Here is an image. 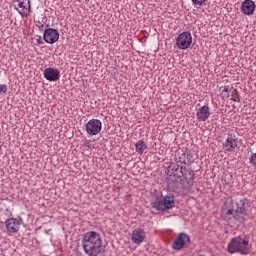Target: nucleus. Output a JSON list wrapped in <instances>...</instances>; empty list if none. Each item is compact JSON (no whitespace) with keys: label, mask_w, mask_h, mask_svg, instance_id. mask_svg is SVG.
Listing matches in <instances>:
<instances>
[{"label":"nucleus","mask_w":256,"mask_h":256,"mask_svg":"<svg viewBox=\"0 0 256 256\" xmlns=\"http://www.w3.org/2000/svg\"><path fill=\"white\" fill-rule=\"evenodd\" d=\"M81 244L87 256H99L103 253V237L99 232H86L82 236Z\"/></svg>","instance_id":"nucleus-1"},{"label":"nucleus","mask_w":256,"mask_h":256,"mask_svg":"<svg viewBox=\"0 0 256 256\" xmlns=\"http://www.w3.org/2000/svg\"><path fill=\"white\" fill-rule=\"evenodd\" d=\"M227 251L231 255L240 253V255H249L251 253V244L249 238L236 236L228 243Z\"/></svg>","instance_id":"nucleus-2"},{"label":"nucleus","mask_w":256,"mask_h":256,"mask_svg":"<svg viewBox=\"0 0 256 256\" xmlns=\"http://www.w3.org/2000/svg\"><path fill=\"white\" fill-rule=\"evenodd\" d=\"M152 207L156 211H167L169 209H173L175 207V196L169 194L162 198V200L156 201L152 203Z\"/></svg>","instance_id":"nucleus-3"},{"label":"nucleus","mask_w":256,"mask_h":256,"mask_svg":"<svg viewBox=\"0 0 256 256\" xmlns=\"http://www.w3.org/2000/svg\"><path fill=\"white\" fill-rule=\"evenodd\" d=\"M230 202L235 211L234 219L236 221H239V223H243L245 221L244 216L247 215V211L245 209V200L244 199H240L238 201L231 200Z\"/></svg>","instance_id":"nucleus-4"},{"label":"nucleus","mask_w":256,"mask_h":256,"mask_svg":"<svg viewBox=\"0 0 256 256\" xmlns=\"http://www.w3.org/2000/svg\"><path fill=\"white\" fill-rule=\"evenodd\" d=\"M12 5L22 17H29L31 14V0H13Z\"/></svg>","instance_id":"nucleus-5"},{"label":"nucleus","mask_w":256,"mask_h":256,"mask_svg":"<svg viewBox=\"0 0 256 256\" xmlns=\"http://www.w3.org/2000/svg\"><path fill=\"white\" fill-rule=\"evenodd\" d=\"M191 43H193V36L189 31L180 33L176 38L177 48L183 51H185V49H189V47H191Z\"/></svg>","instance_id":"nucleus-6"},{"label":"nucleus","mask_w":256,"mask_h":256,"mask_svg":"<svg viewBox=\"0 0 256 256\" xmlns=\"http://www.w3.org/2000/svg\"><path fill=\"white\" fill-rule=\"evenodd\" d=\"M101 129H103V123L99 119H90L85 124V131L87 135H90L91 137L99 135V133H101Z\"/></svg>","instance_id":"nucleus-7"},{"label":"nucleus","mask_w":256,"mask_h":256,"mask_svg":"<svg viewBox=\"0 0 256 256\" xmlns=\"http://www.w3.org/2000/svg\"><path fill=\"white\" fill-rule=\"evenodd\" d=\"M186 245H191V237L187 233L181 232L173 242L172 249L174 251H181Z\"/></svg>","instance_id":"nucleus-8"},{"label":"nucleus","mask_w":256,"mask_h":256,"mask_svg":"<svg viewBox=\"0 0 256 256\" xmlns=\"http://www.w3.org/2000/svg\"><path fill=\"white\" fill-rule=\"evenodd\" d=\"M6 234L9 237H13V235L19 233V229H21V220L17 218H9L5 221Z\"/></svg>","instance_id":"nucleus-9"},{"label":"nucleus","mask_w":256,"mask_h":256,"mask_svg":"<svg viewBox=\"0 0 256 256\" xmlns=\"http://www.w3.org/2000/svg\"><path fill=\"white\" fill-rule=\"evenodd\" d=\"M43 39L46 43L53 45L59 41V30L55 28H50L49 25L46 26L43 34Z\"/></svg>","instance_id":"nucleus-10"},{"label":"nucleus","mask_w":256,"mask_h":256,"mask_svg":"<svg viewBox=\"0 0 256 256\" xmlns=\"http://www.w3.org/2000/svg\"><path fill=\"white\" fill-rule=\"evenodd\" d=\"M43 75L46 81H50V83L59 81V79H61V72H59V69L57 68L48 67L44 70Z\"/></svg>","instance_id":"nucleus-11"},{"label":"nucleus","mask_w":256,"mask_h":256,"mask_svg":"<svg viewBox=\"0 0 256 256\" xmlns=\"http://www.w3.org/2000/svg\"><path fill=\"white\" fill-rule=\"evenodd\" d=\"M145 239H147V235L142 228H136L132 231L131 241L135 243V245H141Z\"/></svg>","instance_id":"nucleus-12"},{"label":"nucleus","mask_w":256,"mask_h":256,"mask_svg":"<svg viewBox=\"0 0 256 256\" xmlns=\"http://www.w3.org/2000/svg\"><path fill=\"white\" fill-rule=\"evenodd\" d=\"M256 5L253 0H244L241 4L240 11L243 15L251 16L255 13Z\"/></svg>","instance_id":"nucleus-13"},{"label":"nucleus","mask_w":256,"mask_h":256,"mask_svg":"<svg viewBox=\"0 0 256 256\" xmlns=\"http://www.w3.org/2000/svg\"><path fill=\"white\" fill-rule=\"evenodd\" d=\"M196 117L198 121L205 122L209 117H211V109L209 106L205 105L196 110Z\"/></svg>","instance_id":"nucleus-14"},{"label":"nucleus","mask_w":256,"mask_h":256,"mask_svg":"<svg viewBox=\"0 0 256 256\" xmlns=\"http://www.w3.org/2000/svg\"><path fill=\"white\" fill-rule=\"evenodd\" d=\"M222 217L225 219V221H231L232 218L235 219V208H233V205H231V201L225 206V208H223Z\"/></svg>","instance_id":"nucleus-15"},{"label":"nucleus","mask_w":256,"mask_h":256,"mask_svg":"<svg viewBox=\"0 0 256 256\" xmlns=\"http://www.w3.org/2000/svg\"><path fill=\"white\" fill-rule=\"evenodd\" d=\"M223 149L225 151H235L237 149V140L232 137H228L223 143Z\"/></svg>","instance_id":"nucleus-16"},{"label":"nucleus","mask_w":256,"mask_h":256,"mask_svg":"<svg viewBox=\"0 0 256 256\" xmlns=\"http://www.w3.org/2000/svg\"><path fill=\"white\" fill-rule=\"evenodd\" d=\"M136 153H139L140 155H143L145 152V149H147V144L143 140H139L136 144Z\"/></svg>","instance_id":"nucleus-17"},{"label":"nucleus","mask_w":256,"mask_h":256,"mask_svg":"<svg viewBox=\"0 0 256 256\" xmlns=\"http://www.w3.org/2000/svg\"><path fill=\"white\" fill-rule=\"evenodd\" d=\"M184 161L186 165H191V163L195 162V156L193 155V153L187 152Z\"/></svg>","instance_id":"nucleus-18"},{"label":"nucleus","mask_w":256,"mask_h":256,"mask_svg":"<svg viewBox=\"0 0 256 256\" xmlns=\"http://www.w3.org/2000/svg\"><path fill=\"white\" fill-rule=\"evenodd\" d=\"M232 101H234L235 103L239 102V92L237 91V89H233L232 90Z\"/></svg>","instance_id":"nucleus-19"},{"label":"nucleus","mask_w":256,"mask_h":256,"mask_svg":"<svg viewBox=\"0 0 256 256\" xmlns=\"http://www.w3.org/2000/svg\"><path fill=\"white\" fill-rule=\"evenodd\" d=\"M194 7H203L207 0H191Z\"/></svg>","instance_id":"nucleus-20"},{"label":"nucleus","mask_w":256,"mask_h":256,"mask_svg":"<svg viewBox=\"0 0 256 256\" xmlns=\"http://www.w3.org/2000/svg\"><path fill=\"white\" fill-rule=\"evenodd\" d=\"M250 165H253V167H256V153H253L249 158Z\"/></svg>","instance_id":"nucleus-21"},{"label":"nucleus","mask_w":256,"mask_h":256,"mask_svg":"<svg viewBox=\"0 0 256 256\" xmlns=\"http://www.w3.org/2000/svg\"><path fill=\"white\" fill-rule=\"evenodd\" d=\"M7 93V84H0V95Z\"/></svg>","instance_id":"nucleus-22"},{"label":"nucleus","mask_w":256,"mask_h":256,"mask_svg":"<svg viewBox=\"0 0 256 256\" xmlns=\"http://www.w3.org/2000/svg\"><path fill=\"white\" fill-rule=\"evenodd\" d=\"M84 147H88V149H91V147H93V144L91 143V141H87L84 143Z\"/></svg>","instance_id":"nucleus-23"},{"label":"nucleus","mask_w":256,"mask_h":256,"mask_svg":"<svg viewBox=\"0 0 256 256\" xmlns=\"http://www.w3.org/2000/svg\"><path fill=\"white\" fill-rule=\"evenodd\" d=\"M222 93H229V86H225V87L222 89Z\"/></svg>","instance_id":"nucleus-24"},{"label":"nucleus","mask_w":256,"mask_h":256,"mask_svg":"<svg viewBox=\"0 0 256 256\" xmlns=\"http://www.w3.org/2000/svg\"><path fill=\"white\" fill-rule=\"evenodd\" d=\"M37 43H38V45H42L43 44V40L37 39Z\"/></svg>","instance_id":"nucleus-25"},{"label":"nucleus","mask_w":256,"mask_h":256,"mask_svg":"<svg viewBox=\"0 0 256 256\" xmlns=\"http://www.w3.org/2000/svg\"><path fill=\"white\" fill-rule=\"evenodd\" d=\"M0 151H1V146H0Z\"/></svg>","instance_id":"nucleus-26"}]
</instances>
